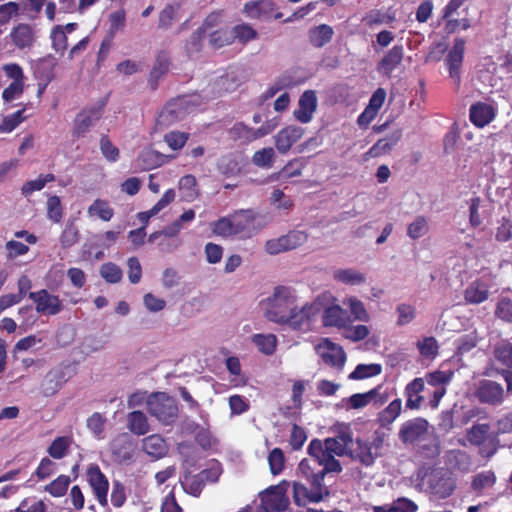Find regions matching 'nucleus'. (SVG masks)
Masks as SVG:
<instances>
[{
	"mask_svg": "<svg viewBox=\"0 0 512 512\" xmlns=\"http://www.w3.org/2000/svg\"><path fill=\"white\" fill-rule=\"evenodd\" d=\"M333 278L345 285H360L366 282L365 274L353 268L336 269Z\"/></svg>",
	"mask_w": 512,
	"mask_h": 512,
	"instance_id": "35",
	"label": "nucleus"
},
{
	"mask_svg": "<svg viewBox=\"0 0 512 512\" xmlns=\"http://www.w3.org/2000/svg\"><path fill=\"white\" fill-rule=\"evenodd\" d=\"M322 320L324 326L343 328L346 327L350 318L346 310L337 304H333L324 308Z\"/></svg>",
	"mask_w": 512,
	"mask_h": 512,
	"instance_id": "21",
	"label": "nucleus"
},
{
	"mask_svg": "<svg viewBox=\"0 0 512 512\" xmlns=\"http://www.w3.org/2000/svg\"><path fill=\"white\" fill-rule=\"evenodd\" d=\"M126 24V12L123 8L112 12L109 15V31L110 38H114L115 34L124 29Z\"/></svg>",
	"mask_w": 512,
	"mask_h": 512,
	"instance_id": "54",
	"label": "nucleus"
},
{
	"mask_svg": "<svg viewBox=\"0 0 512 512\" xmlns=\"http://www.w3.org/2000/svg\"><path fill=\"white\" fill-rule=\"evenodd\" d=\"M322 348L327 350V352L322 353V361L338 370H342L346 362V353L342 346L333 343L329 338H322Z\"/></svg>",
	"mask_w": 512,
	"mask_h": 512,
	"instance_id": "15",
	"label": "nucleus"
},
{
	"mask_svg": "<svg viewBox=\"0 0 512 512\" xmlns=\"http://www.w3.org/2000/svg\"><path fill=\"white\" fill-rule=\"evenodd\" d=\"M112 455L121 462L133 458L134 446L131 437L127 433L118 435L111 442Z\"/></svg>",
	"mask_w": 512,
	"mask_h": 512,
	"instance_id": "19",
	"label": "nucleus"
},
{
	"mask_svg": "<svg viewBox=\"0 0 512 512\" xmlns=\"http://www.w3.org/2000/svg\"><path fill=\"white\" fill-rule=\"evenodd\" d=\"M317 98L314 91H305L299 99V108L294 115L302 123H307L316 109Z\"/></svg>",
	"mask_w": 512,
	"mask_h": 512,
	"instance_id": "25",
	"label": "nucleus"
},
{
	"mask_svg": "<svg viewBox=\"0 0 512 512\" xmlns=\"http://www.w3.org/2000/svg\"><path fill=\"white\" fill-rule=\"evenodd\" d=\"M139 168L143 171H149L164 164L165 155L152 149L143 150L136 159Z\"/></svg>",
	"mask_w": 512,
	"mask_h": 512,
	"instance_id": "28",
	"label": "nucleus"
},
{
	"mask_svg": "<svg viewBox=\"0 0 512 512\" xmlns=\"http://www.w3.org/2000/svg\"><path fill=\"white\" fill-rule=\"evenodd\" d=\"M20 11V4L14 1L0 5V26L6 25Z\"/></svg>",
	"mask_w": 512,
	"mask_h": 512,
	"instance_id": "63",
	"label": "nucleus"
},
{
	"mask_svg": "<svg viewBox=\"0 0 512 512\" xmlns=\"http://www.w3.org/2000/svg\"><path fill=\"white\" fill-rule=\"evenodd\" d=\"M380 386L366 392V393H356L348 398V403L353 409H360L367 406L371 401H375V404L382 405L387 401L386 396H380L379 394Z\"/></svg>",
	"mask_w": 512,
	"mask_h": 512,
	"instance_id": "26",
	"label": "nucleus"
},
{
	"mask_svg": "<svg viewBox=\"0 0 512 512\" xmlns=\"http://www.w3.org/2000/svg\"><path fill=\"white\" fill-rule=\"evenodd\" d=\"M218 169L226 177L236 176L242 171V158L233 153L224 155L219 160Z\"/></svg>",
	"mask_w": 512,
	"mask_h": 512,
	"instance_id": "31",
	"label": "nucleus"
},
{
	"mask_svg": "<svg viewBox=\"0 0 512 512\" xmlns=\"http://www.w3.org/2000/svg\"><path fill=\"white\" fill-rule=\"evenodd\" d=\"M429 422L421 417L414 418L404 422L399 430L398 437L405 445H416L427 438L429 431Z\"/></svg>",
	"mask_w": 512,
	"mask_h": 512,
	"instance_id": "7",
	"label": "nucleus"
},
{
	"mask_svg": "<svg viewBox=\"0 0 512 512\" xmlns=\"http://www.w3.org/2000/svg\"><path fill=\"white\" fill-rule=\"evenodd\" d=\"M252 340L259 351L265 355H272L276 351L277 338L274 334H255Z\"/></svg>",
	"mask_w": 512,
	"mask_h": 512,
	"instance_id": "41",
	"label": "nucleus"
},
{
	"mask_svg": "<svg viewBox=\"0 0 512 512\" xmlns=\"http://www.w3.org/2000/svg\"><path fill=\"white\" fill-rule=\"evenodd\" d=\"M85 478L98 503L101 506L107 505L109 481L99 465L96 463L89 464L86 469Z\"/></svg>",
	"mask_w": 512,
	"mask_h": 512,
	"instance_id": "10",
	"label": "nucleus"
},
{
	"mask_svg": "<svg viewBox=\"0 0 512 512\" xmlns=\"http://www.w3.org/2000/svg\"><path fill=\"white\" fill-rule=\"evenodd\" d=\"M303 130L300 127L288 126L280 130L275 136V146L277 150L284 154L301 139Z\"/></svg>",
	"mask_w": 512,
	"mask_h": 512,
	"instance_id": "18",
	"label": "nucleus"
},
{
	"mask_svg": "<svg viewBox=\"0 0 512 512\" xmlns=\"http://www.w3.org/2000/svg\"><path fill=\"white\" fill-rule=\"evenodd\" d=\"M270 203L278 210L290 211L294 202L291 197L284 194V192L280 189H275L271 193Z\"/></svg>",
	"mask_w": 512,
	"mask_h": 512,
	"instance_id": "56",
	"label": "nucleus"
},
{
	"mask_svg": "<svg viewBox=\"0 0 512 512\" xmlns=\"http://www.w3.org/2000/svg\"><path fill=\"white\" fill-rule=\"evenodd\" d=\"M416 445L418 454L423 458L435 459L440 455V440L434 432L428 434L423 442H418Z\"/></svg>",
	"mask_w": 512,
	"mask_h": 512,
	"instance_id": "29",
	"label": "nucleus"
},
{
	"mask_svg": "<svg viewBox=\"0 0 512 512\" xmlns=\"http://www.w3.org/2000/svg\"><path fill=\"white\" fill-rule=\"evenodd\" d=\"M29 298L36 304V311L46 315H56L62 311V303L58 296L50 294L46 289L30 292Z\"/></svg>",
	"mask_w": 512,
	"mask_h": 512,
	"instance_id": "11",
	"label": "nucleus"
},
{
	"mask_svg": "<svg viewBox=\"0 0 512 512\" xmlns=\"http://www.w3.org/2000/svg\"><path fill=\"white\" fill-rule=\"evenodd\" d=\"M284 454L280 448H274L268 456L270 471L273 475H278L284 469Z\"/></svg>",
	"mask_w": 512,
	"mask_h": 512,
	"instance_id": "61",
	"label": "nucleus"
},
{
	"mask_svg": "<svg viewBox=\"0 0 512 512\" xmlns=\"http://www.w3.org/2000/svg\"><path fill=\"white\" fill-rule=\"evenodd\" d=\"M185 111L177 103H168L157 118L160 126H168L183 119Z\"/></svg>",
	"mask_w": 512,
	"mask_h": 512,
	"instance_id": "34",
	"label": "nucleus"
},
{
	"mask_svg": "<svg viewBox=\"0 0 512 512\" xmlns=\"http://www.w3.org/2000/svg\"><path fill=\"white\" fill-rule=\"evenodd\" d=\"M274 156L273 148H263L254 153L252 161L258 167L270 168L272 167Z\"/></svg>",
	"mask_w": 512,
	"mask_h": 512,
	"instance_id": "58",
	"label": "nucleus"
},
{
	"mask_svg": "<svg viewBox=\"0 0 512 512\" xmlns=\"http://www.w3.org/2000/svg\"><path fill=\"white\" fill-rule=\"evenodd\" d=\"M232 221L233 229L236 235L238 234H250L256 215L253 210H238L233 214L229 215Z\"/></svg>",
	"mask_w": 512,
	"mask_h": 512,
	"instance_id": "22",
	"label": "nucleus"
},
{
	"mask_svg": "<svg viewBox=\"0 0 512 512\" xmlns=\"http://www.w3.org/2000/svg\"><path fill=\"white\" fill-rule=\"evenodd\" d=\"M308 240V234L300 230H292L277 239L268 240L265 250L270 255H277L288 250H293L303 245Z\"/></svg>",
	"mask_w": 512,
	"mask_h": 512,
	"instance_id": "9",
	"label": "nucleus"
},
{
	"mask_svg": "<svg viewBox=\"0 0 512 512\" xmlns=\"http://www.w3.org/2000/svg\"><path fill=\"white\" fill-rule=\"evenodd\" d=\"M100 275L106 282L116 284L121 281L123 273L118 265L107 262L101 265Z\"/></svg>",
	"mask_w": 512,
	"mask_h": 512,
	"instance_id": "51",
	"label": "nucleus"
},
{
	"mask_svg": "<svg viewBox=\"0 0 512 512\" xmlns=\"http://www.w3.org/2000/svg\"><path fill=\"white\" fill-rule=\"evenodd\" d=\"M57 62L52 56L40 59L34 67V76L38 81H45L49 84L54 78V69Z\"/></svg>",
	"mask_w": 512,
	"mask_h": 512,
	"instance_id": "30",
	"label": "nucleus"
},
{
	"mask_svg": "<svg viewBox=\"0 0 512 512\" xmlns=\"http://www.w3.org/2000/svg\"><path fill=\"white\" fill-rule=\"evenodd\" d=\"M55 180V175L52 173L40 174L36 179L27 181L23 184L21 190L24 195H30L35 191L42 190L45 185Z\"/></svg>",
	"mask_w": 512,
	"mask_h": 512,
	"instance_id": "47",
	"label": "nucleus"
},
{
	"mask_svg": "<svg viewBox=\"0 0 512 512\" xmlns=\"http://www.w3.org/2000/svg\"><path fill=\"white\" fill-rule=\"evenodd\" d=\"M65 370L63 368H54L44 376L40 390L44 397L54 396L62 386L67 382Z\"/></svg>",
	"mask_w": 512,
	"mask_h": 512,
	"instance_id": "14",
	"label": "nucleus"
},
{
	"mask_svg": "<svg viewBox=\"0 0 512 512\" xmlns=\"http://www.w3.org/2000/svg\"><path fill=\"white\" fill-rule=\"evenodd\" d=\"M465 51V40L462 38H456L454 40L453 47L448 52L445 59L446 65L449 69V75L458 84L460 83V68L463 63Z\"/></svg>",
	"mask_w": 512,
	"mask_h": 512,
	"instance_id": "12",
	"label": "nucleus"
},
{
	"mask_svg": "<svg viewBox=\"0 0 512 512\" xmlns=\"http://www.w3.org/2000/svg\"><path fill=\"white\" fill-rule=\"evenodd\" d=\"M417 347L422 356L434 358L438 353V344L434 337H425L417 342Z\"/></svg>",
	"mask_w": 512,
	"mask_h": 512,
	"instance_id": "64",
	"label": "nucleus"
},
{
	"mask_svg": "<svg viewBox=\"0 0 512 512\" xmlns=\"http://www.w3.org/2000/svg\"><path fill=\"white\" fill-rule=\"evenodd\" d=\"M493 354L505 368L500 369L490 365L485 368L483 375L486 377L501 375L507 384V393L512 394V344L508 341L498 343L493 349Z\"/></svg>",
	"mask_w": 512,
	"mask_h": 512,
	"instance_id": "3",
	"label": "nucleus"
},
{
	"mask_svg": "<svg viewBox=\"0 0 512 512\" xmlns=\"http://www.w3.org/2000/svg\"><path fill=\"white\" fill-rule=\"evenodd\" d=\"M47 217L54 223H60L63 218V207L60 197L53 195L47 199Z\"/></svg>",
	"mask_w": 512,
	"mask_h": 512,
	"instance_id": "55",
	"label": "nucleus"
},
{
	"mask_svg": "<svg viewBox=\"0 0 512 512\" xmlns=\"http://www.w3.org/2000/svg\"><path fill=\"white\" fill-rule=\"evenodd\" d=\"M71 479L67 475H59L51 483L45 486V491L53 497H62L66 494Z\"/></svg>",
	"mask_w": 512,
	"mask_h": 512,
	"instance_id": "48",
	"label": "nucleus"
},
{
	"mask_svg": "<svg viewBox=\"0 0 512 512\" xmlns=\"http://www.w3.org/2000/svg\"><path fill=\"white\" fill-rule=\"evenodd\" d=\"M147 411L163 425H172L179 414L177 402L166 392H153L146 399Z\"/></svg>",
	"mask_w": 512,
	"mask_h": 512,
	"instance_id": "2",
	"label": "nucleus"
},
{
	"mask_svg": "<svg viewBox=\"0 0 512 512\" xmlns=\"http://www.w3.org/2000/svg\"><path fill=\"white\" fill-rule=\"evenodd\" d=\"M489 431L490 425L487 423L474 424L467 430L466 437L471 444L480 446L486 441Z\"/></svg>",
	"mask_w": 512,
	"mask_h": 512,
	"instance_id": "45",
	"label": "nucleus"
},
{
	"mask_svg": "<svg viewBox=\"0 0 512 512\" xmlns=\"http://www.w3.org/2000/svg\"><path fill=\"white\" fill-rule=\"evenodd\" d=\"M213 233L221 237H230L236 235L233 229L230 216L221 217L213 223Z\"/></svg>",
	"mask_w": 512,
	"mask_h": 512,
	"instance_id": "60",
	"label": "nucleus"
},
{
	"mask_svg": "<svg viewBox=\"0 0 512 512\" xmlns=\"http://www.w3.org/2000/svg\"><path fill=\"white\" fill-rule=\"evenodd\" d=\"M100 150L105 159L109 162H116L119 159V149L113 145L107 135L100 139Z\"/></svg>",
	"mask_w": 512,
	"mask_h": 512,
	"instance_id": "59",
	"label": "nucleus"
},
{
	"mask_svg": "<svg viewBox=\"0 0 512 512\" xmlns=\"http://www.w3.org/2000/svg\"><path fill=\"white\" fill-rule=\"evenodd\" d=\"M495 117L494 109L486 103H476L470 108V120L477 127H484Z\"/></svg>",
	"mask_w": 512,
	"mask_h": 512,
	"instance_id": "27",
	"label": "nucleus"
},
{
	"mask_svg": "<svg viewBox=\"0 0 512 512\" xmlns=\"http://www.w3.org/2000/svg\"><path fill=\"white\" fill-rule=\"evenodd\" d=\"M310 457L299 464V471L310 484L320 485V439H313L308 447Z\"/></svg>",
	"mask_w": 512,
	"mask_h": 512,
	"instance_id": "8",
	"label": "nucleus"
},
{
	"mask_svg": "<svg viewBox=\"0 0 512 512\" xmlns=\"http://www.w3.org/2000/svg\"><path fill=\"white\" fill-rule=\"evenodd\" d=\"M229 136L233 140L249 143L257 139L256 130L242 122L235 123L229 129Z\"/></svg>",
	"mask_w": 512,
	"mask_h": 512,
	"instance_id": "38",
	"label": "nucleus"
},
{
	"mask_svg": "<svg viewBox=\"0 0 512 512\" xmlns=\"http://www.w3.org/2000/svg\"><path fill=\"white\" fill-rule=\"evenodd\" d=\"M428 232V223L424 216H417L415 220L408 225L407 235L413 239H419Z\"/></svg>",
	"mask_w": 512,
	"mask_h": 512,
	"instance_id": "57",
	"label": "nucleus"
},
{
	"mask_svg": "<svg viewBox=\"0 0 512 512\" xmlns=\"http://www.w3.org/2000/svg\"><path fill=\"white\" fill-rule=\"evenodd\" d=\"M259 497L258 512H283L290 504L286 488L282 484L268 487L259 494Z\"/></svg>",
	"mask_w": 512,
	"mask_h": 512,
	"instance_id": "6",
	"label": "nucleus"
},
{
	"mask_svg": "<svg viewBox=\"0 0 512 512\" xmlns=\"http://www.w3.org/2000/svg\"><path fill=\"white\" fill-rule=\"evenodd\" d=\"M473 395L481 404L498 407L504 403L507 395L510 394L507 393V388L504 389L502 384L491 379H481L475 384Z\"/></svg>",
	"mask_w": 512,
	"mask_h": 512,
	"instance_id": "4",
	"label": "nucleus"
},
{
	"mask_svg": "<svg viewBox=\"0 0 512 512\" xmlns=\"http://www.w3.org/2000/svg\"><path fill=\"white\" fill-rule=\"evenodd\" d=\"M51 40L53 49L60 53L61 55L67 50L68 47V38L64 33V28L62 25H56L51 30Z\"/></svg>",
	"mask_w": 512,
	"mask_h": 512,
	"instance_id": "53",
	"label": "nucleus"
},
{
	"mask_svg": "<svg viewBox=\"0 0 512 512\" xmlns=\"http://www.w3.org/2000/svg\"><path fill=\"white\" fill-rule=\"evenodd\" d=\"M240 80L234 73H226L219 77L215 83L219 91L232 92L239 86Z\"/></svg>",
	"mask_w": 512,
	"mask_h": 512,
	"instance_id": "62",
	"label": "nucleus"
},
{
	"mask_svg": "<svg viewBox=\"0 0 512 512\" xmlns=\"http://www.w3.org/2000/svg\"><path fill=\"white\" fill-rule=\"evenodd\" d=\"M190 134L187 132H181L178 130H173L164 135V142L172 149V150H180L182 149L187 141L189 140Z\"/></svg>",
	"mask_w": 512,
	"mask_h": 512,
	"instance_id": "52",
	"label": "nucleus"
},
{
	"mask_svg": "<svg viewBox=\"0 0 512 512\" xmlns=\"http://www.w3.org/2000/svg\"><path fill=\"white\" fill-rule=\"evenodd\" d=\"M417 505L407 499L398 498L390 506H376L374 512H416Z\"/></svg>",
	"mask_w": 512,
	"mask_h": 512,
	"instance_id": "44",
	"label": "nucleus"
},
{
	"mask_svg": "<svg viewBox=\"0 0 512 512\" xmlns=\"http://www.w3.org/2000/svg\"><path fill=\"white\" fill-rule=\"evenodd\" d=\"M310 485L311 488L299 482L293 484V499L296 505L306 506L310 503L320 502V485Z\"/></svg>",
	"mask_w": 512,
	"mask_h": 512,
	"instance_id": "16",
	"label": "nucleus"
},
{
	"mask_svg": "<svg viewBox=\"0 0 512 512\" xmlns=\"http://www.w3.org/2000/svg\"><path fill=\"white\" fill-rule=\"evenodd\" d=\"M233 42L237 39L240 43H247L258 37L257 31L249 24H238L232 28Z\"/></svg>",
	"mask_w": 512,
	"mask_h": 512,
	"instance_id": "49",
	"label": "nucleus"
},
{
	"mask_svg": "<svg viewBox=\"0 0 512 512\" xmlns=\"http://www.w3.org/2000/svg\"><path fill=\"white\" fill-rule=\"evenodd\" d=\"M402 402L400 399L393 400L384 410L378 414L380 426L385 427L391 424L400 414Z\"/></svg>",
	"mask_w": 512,
	"mask_h": 512,
	"instance_id": "42",
	"label": "nucleus"
},
{
	"mask_svg": "<svg viewBox=\"0 0 512 512\" xmlns=\"http://www.w3.org/2000/svg\"><path fill=\"white\" fill-rule=\"evenodd\" d=\"M353 460L359 461L365 466H371L375 462L376 456L372 453V444L360 438L355 440V444L350 446L347 453Z\"/></svg>",
	"mask_w": 512,
	"mask_h": 512,
	"instance_id": "20",
	"label": "nucleus"
},
{
	"mask_svg": "<svg viewBox=\"0 0 512 512\" xmlns=\"http://www.w3.org/2000/svg\"><path fill=\"white\" fill-rule=\"evenodd\" d=\"M233 43L232 29L220 28L209 34V44L214 49H220Z\"/></svg>",
	"mask_w": 512,
	"mask_h": 512,
	"instance_id": "43",
	"label": "nucleus"
},
{
	"mask_svg": "<svg viewBox=\"0 0 512 512\" xmlns=\"http://www.w3.org/2000/svg\"><path fill=\"white\" fill-rule=\"evenodd\" d=\"M143 451L153 459H160L168 453V445L159 434H152L142 440Z\"/></svg>",
	"mask_w": 512,
	"mask_h": 512,
	"instance_id": "23",
	"label": "nucleus"
},
{
	"mask_svg": "<svg viewBox=\"0 0 512 512\" xmlns=\"http://www.w3.org/2000/svg\"><path fill=\"white\" fill-rule=\"evenodd\" d=\"M170 61L167 53L161 51L157 54L154 65L150 71L149 81L156 88L158 80L168 72Z\"/></svg>",
	"mask_w": 512,
	"mask_h": 512,
	"instance_id": "36",
	"label": "nucleus"
},
{
	"mask_svg": "<svg viewBox=\"0 0 512 512\" xmlns=\"http://www.w3.org/2000/svg\"><path fill=\"white\" fill-rule=\"evenodd\" d=\"M296 301L297 295L293 288L277 286L273 294L264 301V315L271 322L307 332L316 322V316L320 311L319 304L316 299L312 304H306L298 309Z\"/></svg>",
	"mask_w": 512,
	"mask_h": 512,
	"instance_id": "1",
	"label": "nucleus"
},
{
	"mask_svg": "<svg viewBox=\"0 0 512 512\" xmlns=\"http://www.w3.org/2000/svg\"><path fill=\"white\" fill-rule=\"evenodd\" d=\"M404 49L402 45H395L379 61L377 71L385 76H390L391 72L401 63Z\"/></svg>",
	"mask_w": 512,
	"mask_h": 512,
	"instance_id": "24",
	"label": "nucleus"
},
{
	"mask_svg": "<svg viewBox=\"0 0 512 512\" xmlns=\"http://www.w3.org/2000/svg\"><path fill=\"white\" fill-rule=\"evenodd\" d=\"M274 9L272 0H252L244 4L243 13L250 19L267 21L272 19Z\"/></svg>",
	"mask_w": 512,
	"mask_h": 512,
	"instance_id": "13",
	"label": "nucleus"
},
{
	"mask_svg": "<svg viewBox=\"0 0 512 512\" xmlns=\"http://www.w3.org/2000/svg\"><path fill=\"white\" fill-rule=\"evenodd\" d=\"M89 216H97L101 220L107 222L110 221L114 215L113 208L109 205L108 201L102 199H96L88 207Z\"/></svg>",
	"mask_w": 512,
	"mask_h": 512,
	"instance_id": "39",
	"label": "nucleus"
},
{
	"mask_svg": "<svg viewBox=\"0 0 512 512\" xmlns=\"http://www.w3.org/2000/svg\"><path fill=\"white\" fill-rule=\"evenodd\" d=\"M429 484L432 493L439 496L440 498L449 497L455 489L453 480L450 477H446L445 475H433L429 480Z\"/></svg>",
	"mask_w": 512,
	"mask_h": 512,
	"instance_id": "32",
	"label": "nucleus"
},
{
	"mask_svg": "<svg viewBox=\"0 0 512 512\" xmlns=\"http://www.w3.org/2000/svg\"><path fill=\"white\" fill-rule=\"evenodd\" d=\"M12 43L20 50L31 48L35 42L34 28L28 23H19L10 32Z\"/></svg>",
	"mask_w": 512,
	"mask_h": 512,
	"instance_id": "17",
	"label": "nucleus"
},
{
	"mask_svg": "<svg viewBox=\"0 0 512 512\" xmlns=\"http://www.w3.org/2000/svg\"><path fill=\"white\" fill-rule=\"evenodd\" d=\"M71 443L72 439L70 437L59 436L52 441L47 448V452L53 459H62L68 454Z\"/></svg>",
	"mask_w": 512,
	"mask_h": 512,
	"instance_id": "37",
	"label": "nucleus"
},
{
	"mask_svg": "<svg viewBox=\"0 0 512 512\" xmlns=\"http://www.w3.org/2000/svg\"><path fill=\"white\" fill-rule=\"evenodd\" d=\"M80 232L74 222H68L62 231L59 241L63 249H67L78 243Z\"/></svg>",
	"mask_w": 512,
	"mask_h": 512,
	"instance_id": "46",
	"label": "nucleus"
},
{
	"mask_svg": "<svg viewBox=\"0 0 512 512\" xmlns=\"http://www.w3.org/2000/svg\"><path fill=\"white\" fill-rule=\"evenodd\" d=\"M489 292L485 285L480 283H472L464 293L466 302L470 304H480L487 300Z\"/></svg>",
	"mask_w": 512,
	"mask_h": 512,
	"instance_id": "40",
	"label": "nucleus"
},
{
	"mask_svg": "<svg viewBox=\"0 0 512 512\" xmlns=\"http://www.w3.org/2000/svg\"><path fill=\"white\" fill-rule=\"evenodd\" d=\"M382 371L380 364H359L353 372L350 373L349 379L360 380L368 377L379 375Z\"/></svg>",
	"mask_w": 512,
	"mask_h": 512,
	"instance_id": "50",
	"label": "nucleus"
},
{
	"mask_svg": "<svg viewBox=\"0 0 512 512\" xmlns=\"http://www.w3.org/2000/svg\"><path fill=\"white\" fill-rule=\"evenodd\" d=\"M106 106V99L100 100L96 105L83 108L75 117L72 128L73 139L84 137L90 128L101 119Z\"/></svg>",
	"mask_w": 512,
	"mask_h": 512,
	"instance_id": "5",
	"label": "nucleus"
},
{
	"mask_svg": "<svg viewBox=\"0 0 512 512\" xmlns=\"http://www.w3.org/2000/svg\"><path fill=\"white\" fill-rule=\"evenodd\" d=\"M127 427L135 435H145L149 431L146 415L139 410L132 411L127 416Z\"/></svg>",
	"mask_w": 512,
	"mask_h": 512,
	"instance_id": "33",
	"label": "nucleus"
}]
</instances>
